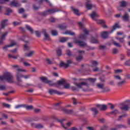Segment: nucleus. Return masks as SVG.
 Masks as SVG:
<instances>
[{"mask_svg":"<svg viewBox=\"0 0 130 130\" xmlns=\"http://www.w3.org/2000/svg\"><path fill=\"white\" fill-rule=\"evenodd\" d=\"M40 80L44 84H49V86H55L56 88H60V86H63V89H70L71 84L70 83H66V80L61 79V80L57 81L56 83H51L52 81L48 80L47 77H41L40 78Z\"/></svg>","mask_w":130,"mask_h":130,"instance_id":"1","label":"nucleus"},{"mask_svg":"<svg viewBox=\"0 0 130 130\" xmlns=\"http://www.w3.org/2000/svg\"><path fill=\"white\" fill-rule=\"evenodd\" d=\"M4 76L5 77V80L8 82V83H14V80H13V79H14V77L13 75H12V74L6 72L4 73Z\"/></svg>","mask_w":130,"mask_h":130,"instance_id":"3","label":"nucleus"},{"mask_svg":"<svg viewBox=\"0 0 130 130\" xmlns=\"http://www.w3.org/2000/svg\"><path fill=\"white\" fill-rule=\"evenodd\" d=\"M26 110H32L33 109V106L32 105H29V106H26L25 105V107Z\"/></svg>","mask_w":130,"mask_h":130,"instance_id":"45","label":"nucleus"},{"mask_svg":"<svg viewBox=\"0 0 130 130\" xmlns=\"http://www.w3.org/2000/svg\"><path fill=\"white\" fill-rule=\"evenodd\" d=\"M27 39H29V37H28V36H23L19 38V40H21V41H25Z\"/></svg>","mask_w":130,"mask_h":130,"instance_id":"39","label":"nucleus"},{"mask_svg":"<svg viewBox=\"0 0 130 130\" xmlns=\"http://www.w3.org/2000/svg\"><path fill=\"white\" fill-rule=\"evenodd\" d=\"M14 90L9 91L8 93H3V95H5V96H9L10 94L14 93Z\"/></svg>","mask_w":130,"mask_h":130,"instance_id":"52","label":"nucleus"},{"mask_svg":"<svg viewBox=\"0 0 130 130\" xmlns=\"http://www.w3.org/2000/svg\"><path fill=\"white\" fill-rule=\"evenodd\" d=\"M119 4L121 7L123 8H126L127 4H126V1H122L119 2Z\"/></svg>","mask_w":130,"mask_h":130,"instance_id":"27","label":"nucleus"},{"mask_svg":"<svg viewBox=\"0 0 130 130\" xmlns=\"http://www.w3.org/2000/svg\"><path fill=\"white\" fill-rule=\"evenodd\" d=\"M114 79H116V80H118L119 81H121V77L118 75L114 76Z\"/></svg>","mask_w":130,"mask_h":130,"instance_id":"57","label":"nucleus"},{"mask_svg":"<svg viewBox=\"0 0 130 130\" xmlns=\"http://www.w3.org/2000/svg\"><path fill=\"white\" fill-rule=\"evenodd\" d=\"M8 57L9 58H14V59H17L18 58L17 56H13L11 54H8Z\"/></svg>","mask_w":130,"mask_h":130,"instance_id":"46","label":"nucleus"},{"mask_svg":"<svg viewBox=\"0 0 130 130\" xmlns=\"http://www.w3.org/2000/svg\"><path fill=\"white\" fill-rule=\"evenodd\" d=\"M115 74H120V73H122V70L121 69H117L115 70Z\"/></svg>","mask_w":130,"mask_h":130,"instance_id":"56","label":"nucleus"},{"mask_svg":"<svg viewBox=\"0 0 130 130\" xmlns=\"http://www.w3.org/2000/svg\"><path fill=\"white\" fill-rule=\"evenodd\" d=\"M51 34L53 36H57L58 32L56 30H53L51 31Z\"/></svg>","mask_w":130,"mask_h":130,"instance_id":"43","label":"nucleus"},{"mask_svg":"<svg viewBox=\"0 0 130 130\" xmlns=\"http://www.w3.org/2000/svg\"><path fill=\"white\" fill-rule=\"evenodd\" d=\"M74 42V43H75V44H78V45H79V46H81V47H84V46H86L87 45V44H86L85 42L79 41L78 39H76Z\"/></svg>","mask_w":130,"mask_h":130,"instance_id":"9","label":"nucleus"},{"mask_svg":"<svg viewBox=\"0 0 130 130\" xmlns=\"http://www.w3.org/2000/svg\"><path fill=\"white\" fill-rule=\"evenodd\" d=\"M90 110L92 111V112H94V116H96V115L99 113V111H98V110L96 108H92L90 109Z\"/></svg>","mask_w":130,"mask_h":130,"instance_id":"28","label":"nucleus"},{"mask_svg":"<svg viewBox=\"0 0 130 130\" xmlns=\"http://www.w3.org/2000/svg\"><path fill=\"white\" fill-rule=\"evenodd\" d=\"M26 28L28 31H29L31 34H33V28L29 26V25H26L25 26Z\"/></svg>","mask_w":130,"mask_h":130,"instance_id":"35","label":"nucleus"},{"mask_svg":"<svg viewBox=\"0 0 130 130\" xmlns=\"http://www.w3.org/2000/svg\"><path fill=\"white\" fill-rule=\"evenodd\" d=\"M90 17L92 20H94V21H98L97 20V19L95 18L99 17V15L96 13L95 11H93L90 15Z\"/></svg>","mask_w":130,"mask_h":130,"instance_id":"17","label":"nucleus"},{"mask_svg":"<svg viewBox=\"0 0 130 130\" xmlns=\"http://www.w3.org/2000/svg\"><path fill=\"white\" fill-rule=\"evenodd\" d=\"M118 113H119V112L117 109H115V110L110 112V114H113L114 115H116V114H118Z\"/></svg>","mask_w":130,"mask_h":130,"instance_id":"40","label":"nucleus"},{"mask_svg":"<svg viewBox=\"0 0 130 130\" xmlns=\"http://www.w3.org/2000/svg\"><path fill=\"white\" fill-rule=\"evenodd\" d=\"M118 28H120V26H119V25H118V23H116L113 26V28L112 29V30L110 31L109 34H111V33H112L114 31V30H116V29H117Z\"/></svg>","mask_w":130,"mask_h":130,"instance_id":"25","label":"nucleus"},{"mask_svg":"<svg viewBox=\"0 0 130 130\" xmlns=\"http://www.w3.org/2000/svg\"><path fill=\"white\" fill-rule=\"evenodd\" d=\"M3 106L4 107H6V108H10L11 107V106L8 104L6 103H3Z\"/></svg>","mask_w":130,"mask_h":130,"instance_id":"55","label":"nucleus"},{"mask_svg":"<svg viewBox=\"0 0 130 130\" xmlns=\"http://www.w3.org/2000/svg\"><path fill=\"white\" fill-rule=\"evenodd\" d=\"M60 104H61V103H58L55 105V106H58V107L60 108V109H61V110L63 111V112H64V113H66L67 114H72V113L74 112V111L73 110H67L63 107H60Z\"/></svg>","mask_w":130,"mask_h":130,"instance_id":"4","label":"nucleus"},{"mask_svg":"<svg viewBox=\"0 0 130 130\" xmlns=\"http://www.w3.org/2000/svg\"><path fill=\"white\" fill-rule=\"evenodd\" d=\"M71 10L73 11L74 13L76 15V16H80V15H82L83 13H80L79 12V9H75V8L73 6L71 7Z\"/></svg>","mask_w":130,"mask_h":130,"instance_id":"16","label":"nucleus"},{"mask_svg":"<svg viewBox=\"0 0 130 130\" xmlns=\"http://www.w3.org/2000/svg\"><path fill=\"white\" fill-rule=\"evenodd\" d=\"M46 61H47L48 64H52V61L49 58H47Z\"/></svg>","mask_w":130,"mask_h":130,"instance_id":"59","label":"nucleus"},{"mask_svg":"<svg viewBox=\"0 0 130 130\" xmlns=\"http://www.w3.org/2000/svg\"><path fill=\"white\" fill-rule=\"evenodd\" d=\"M78 52L79 55L76 56V60H77V61H81V60L83 59V54H82V53H83V54H85V51L78 50Z\"/></svg>","mask_w":130,"mask_h":130,"instance_id":"7","label":"nucleus"},{"mask_svg":"<svg viewBox=\"0 0 130 130\" xmlns=\"http://www.w3.org/2000/svg\"><path fill=\"white\" fill-rule=\"evenodd\" d=\"M117 128H126V125L122 124L116 125Z\"/></svg>","mask_w":130,"mask_h":130,"instance_id":"34","label":"nucleus"},{"mask_svg":"<svg viewBox=\"0 0 130 130\" xmlns=\"http://www.w3.org/2000/svg\"><path fill=\"white\" fill-rule=\"evenodd\" d=\"M10 6L11 7H15L16 8H18V7H20L21 4L18 1L14 0L12 2H11Z\"/></svg>","mask_w":130,"mask_h":130,"instance_id":"13","label":"nucleus"},{"mask_svg":"<svg viewBox=\"0 0 130 130\" xmlns=\"http://www.w3.org/2000/svg\"><path fill=\"white\" fill-rule=\"evenodd\" d=\"M124 38H125V36H124L123 38H118L117 37H116V39L118 40L120 43H124Z\"/></svg>","mask_w":130,"mask_h":130,"instance_id":"32","label":"nucleus"},{"mask_svg":"<svg viewBox=\"0 0 130 130\" xmlns=\"http://www.w3.org/2000/svg\"><path fill=\"white\" fill-rule=\"evenodd\" d=\"M8 32H6L5 34H3L1 37V39H2V40H4L5 39L6 36L8 35Z\"/></svg>","mask_w":130,"mask_h":130,"instance_id":"54","label":"nucleus"},{"mask_svg":"<svg viewBox=\"0 0 130 130\" xmlns=\"http://www.w3.org/2000/svg\"><path fill=\"white\" fill-rule=\"evenodd\" d=\"M126 79L127 80H130V74L128 73H126L125 75Z\"/></svg>","mask_w":130,"mask_h":130,"instance_id":"64","label":"nucleus"},{"mask_svg":"<svg viewBox=\"0 0 130 130\" xmlns=\"http://www.w3.org/2000/svg\"><path fill=\"white\" fill-rule=\"evenodd\" d=\"M66 54L68 56H74V55L72 54V52L70 50H68L66 51Z\"/></svg>","mask_w":130,"mask_h":130,"instance_id":"42","label":"nucleus"},{"mask_svg":"<svg viewBox=\"0 0 130 130\" xmlns=\"http://www.w3.org/2000/svg\"><path fill=\"white\" fill-rule=\"evenodd\" d=\"M96 107L100 108V110L102 111H104L107 109V105H96Z\"/></svg>","mask_w":130,"mask_h":130,"instance_id":"15","label":"nucleus"},{"mask_svg":"<svg viewBox=\"0 0 130 130\" xmlns=\"http://www.w3.org/2000/svg\"><path fill=\"white\" fill-rule=\"evenodd\" d=\"M43 2H46L47 4L49 3V1L48 0H40L38 2V4H39V5H42V4H43Z\"/></svg>","mask_w":130,"mask_h":130,"instance_id":"50","label":"nucleus"},{"mask_svg":"<svg viewBox=\"0 0 130 130\" xmlns=\"http://www.w3.org/2000/svg\"><path fill=\"white\" fill-rule=\"evenodd\" d=\"M69 39H70V38L61 37L59 39V42H61V43H64V42H67Z\"/></svg>","mask_w":130,"mask_h":130,"instance_id":"26","label":"nucleus"},{"mask_svg":"<svg viewBox=\"0 0 130 130\" xmlns=\"http://www.w3.org/2000/svg\"><path fill=\"white\" fill-rule=\"evenodd\" d=\"M96 23L98 24H101V25H103V27L104 28H107V25H106L105 24V21H104L103 20H98L96 21Z\"/></svg>","mask_w":130,"mask_h":130,"instance_id":"19","label":"nucleus"},{"mask_svg":"<svg viewBox=\"0 0 130 130\" xmlns=\"http://www.w3.org/2000/svg\"><path fill=\"white\" fill-rule=\"evenodd\" d=\"M124 64L125 66H128L129 67L130 66V59L126 61L125 62H124Z\"/></svg>","mask_w":130,"mask_h":130,"instance_id":"60","label":"nucleus"},{"mask_svg":"<svg viewBox=\"0 0 130 130\" xmlns=\"http://www.w3.org/2000/svg\"><path fill=\"white\" fill-rule=\"evenodd\" d=\"M121 19L124 22H129V14L125 12L124 15L121 16Z\"/></svg>","mask_w":130,"mask_h":130,"instance_id":"10","label":"nucleus"},{"mask_svg":"<svg viewBox=\"0 0 130 130\" xmlns=\"http://www.w3.org/2000/svg\"><path fill=\"white\" fill-rule=\"evenodd\" d=\"M113 43L115 46H116V47H120L121 46V45H120V44L115 42V41H113Z\"/></svg>","mask_w":130,"mask_h":130,"instance_id":"44","label":"nucleus"},{"mask_svg":"<svg viewBox=\"0 0 130 130\" xmlns=\"http://www.w3.org/2000/svg\"><path fill=\"white\" fill-rule=\"evenodd\" d=\"M90 42L91 43L96 44L97 43H99V42L98 41V40L96 38H95L94 37H91Z\"/></svg>","mask_w":130,"mask_h":130,"instance_id":"31","label":"nucleus"},{"mask_svg":"<svg viewBox=\"0 0 130 130\" xmlns=\"http://www.w3.org/2000/svg\"><path fill=\"white\" fill-rule=\"evenodd\" d=\"M72 99L73 100V104L74 105H77V104H78V103L77 102V99H76L75 98H73Z\"/></svg>","mask_w":130,"mask_h":130,"instance_id":"63","label":"nucleus"},{"mask_svg":"<svg viewBox=\"0 0 130 130\" xmlns=\"http://www.w3.org/2000/svg\"><path fill=\"white\" fill-rule=\"evenodd\" d=\"M126 102H128V104H122V107L120 108L121 110H124L125 111H128L130 109V101L127 100Z\"/></svg>","mask_w":130,"mask_h":130,"instance_id":"5","label":"nucleus"},{"mask_svg":"<svg viewBox=\"0 0 130 130\" xmlns=\"http://www.w3.org/2000/svg\"><path fill=\"white\" fill-rule=\"evenodd\" d=\"M8 21L9 20L8 19H5L1 21L0 25V31L2 30V29H4L5 27H6L7 23H8Z\"/></svg>","mask_w":130,"mask_h":130,"instance_id":"12","label":"nucleus"},{"mask_svg":"<svg viewBox=\"0 0 130 130\" xmlns=\"http://www.w3.org/2000/svg\"><path fill=\"white\" fill-rule=\"evenodd\" d=\"M57 27L59 28V29H61V30H66V29L68 28V26L63 24H60Z\"/></svg>","mask_w":130,"mask_h":130,"instance_id":"33","label":"nucleus"},{"mask_svg":"<svg viewBox=\"0 0 130 130\" xmlns=\"http://www.w3.org/2000/svg\"><path fill=\"white\" fill-rule=\"evenodd\" d=\"M15 45H17V43L13 42L11 43L10 45H5L3 47V49H5V50H8V48H9V47H13V46H15Z\"/></svg>","mask_w":130,"mask_h":130,"instance_id":"18","label":"nucleus"},{"mask_svg":"<svg viewBox=\"0 0 130 130\" xmlns=\"http://www.w3.org/2000/svg\"><path fill=\"white\" fill-rule=\"evenodd\" d=\"M96 80L97 79L92 78H87V79L85 80V81H89V82H91V83H95Z\"/></svg>","mask_w":130,"mask_h":130,"instance_id":"37","label":"nucleus"},{"mask_svg":"<svg viewBox=\"0 0 130 130\" xmlns=\"http://www.w3.org/2000/svg\"><path fill=\"white\" fill-rule=\"evenodd\" d=\"M16 70L17 71V73L16 74V77L17 81L18 82L17 84L18 85V86H19L20 87H22V84L20 83H21V82H22V80H21V78H23L25 80H27V79H29L30 77H31V75L29 74L27 75H24L21 74V73H20V72H24V73H26V72H27L26 70L17 69H16Z\"/></svg>","mask_w":130,"mask_h":130,"instance_id":"2","label":"nucleus"},{"mask_svg":"<svg viewBox=\"0 0 130 130\" xmlns=\"http://www.w3.org/2000/svg\"><path fill=\"white\" fill-rule=\"evenodd\" d=\"M64 35H71V36H74L75 35V32H72V30H66L64 32H63Z\"/></svg>","mask_w":130,"mask_h":130,"instance_id":"24","label":"nucleus"},{"mask_svg":"<svg viewBox=\"0 0 130 130\" xmlns=\"http://www.w3.org/2000/svg\"><path fill=\"white\" fill-rule=\"evenodd\" d=\"M43 125L41 123H39L36 125V128H38V129H41V128H43Z\"/></svg>","mask_w":130,"mask_h":130,"instance_id":"41","label":"nucleus"},{"mask_svg":"<svg viewBox=\"0 0 130 130\" xmlns=\"http://www.w3.org/2000/svg\"><path fill=\"white\" fill-rule=\"evenodd\" d=\"M49 93L50 95H53V94H57V95H63L64 92H59L57 90L53 89H50L49 90Z\"/></svg>","mask_w":130,"mask_h":130,"instance_id":"6","label":"nucleus"},{"mask_svg":"<svg viewBox=\"0 0 130 130\" xmlns=\"http://www.w3.org/2000/svg\"><path fill=\"white\" fill-rule=\"evenodd\" d=\"M59 67L60 68H64V69H68L69 64H67V63H64L63 61H61L60 63Z\"/></svg>","mask_w":130,"mask_h":130,"instance_id":"23","label":"nucleus"},{"mask_svg":"<svg viewBox=\"0 0 130 130\" xmlns=\"http://www.w3.org/2000/svg\"><path fill=\"white\" fill-rule=\"evenodd\" d=\"M95 49L94 47H90L88 46L86 49L87 51H90V50H94Z\"/></svg>","mask_w":130,"mask_h":130,"instance_id":"51","label":"nucleus"},{"mask_svg":"<svg viewBox=\"0 0 130 130\" xmlns=\"http://www.w3.org/2000/svg\"><path fill=\"white\" fill-rule=\"evenodd\" d=\"M109 35V34L106 31H105L102 33V37L103 38V39H107V38H108Z\"/></svg>","mask_w":130,"mask_h":130,"instance_id":"21","label":"nucleus"},{"mask_svg":"<svg viewBox=\"0 0 130 130\" xmlns=\"http://www.w3.org/2000/svg\"><path fill=\"white\" fill-rule=\"evenodd\" d=\"M53 118L54 119H55V120H56L57 121V122H60L61 126L65 129H68V127L64 126V124H63V123L62 122L64 121V120H66L65 119H59L57 117H56L55 116L53 117Z\"/></svg>","mask_w":130,"mask_h":130,"instance_id":"11","label":"nucleus"},{"mask_svg":"<svg viewBox=\"0 0 130 130\" xmlns=\"http://www.w3.org/2000/svg\"><path fill=\"white\" fill-rule=\"evenodd\" d=\"M0 90L1 91H5V90H7V88L5 85H1L0 86Z\"/></svg>","mask_w":130,"mask_h":130,"instance_id":"53","label":"nucleus"},{"mask_svg":"<svg viewBox=\"0 0 130 130\" xmlns=\"http://www.w3.org/2000/svg\"><path fill=\"white\" fill-rule=\"evenodd\" d=\"M42 33H43L45 36L44 40H50V38L49 37V35L46 32V29H43L42 30Z\"/></svg>","mask_w":130,"mask_h":130,"instance_id":"14","label":"nucleus"},{"mask_svg":"<svg viewBox=\"0 0 130 130\" xmlns=\"http://www.w3.org/2000/svg\"><path fill=\"white\" fill-rule=\"evenodd\" d=\"M11 13H13V10L9 8H6V12L5 14L6 16H10Z\"/></svg>","mask_w":130,"mask_h":130,"instance_id":"29","label":"nucleus"},{"mask_svg":"<svg viewBox=\"0 0 130 130\" xmlns=\"http://www.w3.org/2000/svg\"><path fill=\"white\" fill-rule=\"evenodd\" d=\"M39 15H40V16H42V17H46L47 15H48V11H44V12L40 13H39Z\"/></svg>","mask_w":130,"mask_h":130,"instance_id":"38","label":"nucleus"},{"mask_svg":"<svg viewBox=\"0 0 130 130\" xmlns=\"http://www.w3.org/2000/svg\"><path fill=\"white\" fill-rule=\"evenodd\" d=\"M34 53H35V52L34 51H31L28 53L25 54V56H27L28 57H31V56H32V55H33Z\"/></svg>","mask_w":130,"mask_h":130,"instance_id":"36","label":"nucleus"},{"mask_svg":"<svg viewBox=\"0 0 130 130\" xmlns=\"http://www.w3.org/2000/svg\"><path fill=\"white\" fill-rule=\"evenodd\" d=\"M58 56H61L62 54L61 49H59L56 51Z\"/></svg>","mask_w":130,"mask_h":130,"instance_id":"47","label":"nucleus"},{"mask_svg":"<svg viewBox=\"0 0 130 130\" xmlns=\"http://www.w3.org/2000/svg\"><path fill=\"white\" fill-rule=\"evenodd\" d=\"M93 7H94V5L92 4L91 1L87 0V2L85 3V7L87 9V10H92Z\"/></svg>","mask_w":130,"mask_h":130,"instance_id":"8","label":"nucleus"},{"mask_svg":"<svg viewBox=\"0 0 130 130\" xmlns=\"http://www.w3.org/2000/svg\"><path fill=\"white\" fill-rule=\"evenodd\" d=\"M48 14H54V13H57V12H59V10L54 8L52 9H48Z\"/></svg>","mask_w":130,"mask_h":130,"instance_id":"20","label":"nucleus"},{"mask_svg":"<svg viewBox=\"0 0 130 130\" xmlns=\"http://www.w3.org/2000/svg\"><path fill=\"white\" fill-rule=\"evenodd\" d=\"M78 39H80V40H86L87 39V35L81 34L78 37Z\"/></svg>","mask_w":130,"mask_h":130,"instance_id":"30","label":"nucleus"},{"mask_svg":"<svg viewBox=\"0 0 130 130\" xmlns=\"http://www.w3.org/2000/svg\"><path fill=\"white\" fill-rule=\"evenodd\" d=\"M126 116H127V115L126 114H124V115L119 116V118L118 119V121L120 120V119L122 117H126Z\"/></svg>","mask_w":130,"mask_h":130,"instance_id":"58","label":"nucleus"},{"mask_svg":"<svg viewBox=\"0 0 130 130\" xmlns=\"http://www.w3.org/2000/svg\"><path fill=\"white\" fill-rule=\"evenodd\" d=\"M35 33H36V34L37 37L39 38V37H40L41 36V34L39 33V31L36 30V31H35Z\"/></svg>","mask_w":130,"mask_h":130,"instance_id":"61","label":"nucleus"},{"mask_svg":"<svg viewBox=\"0 0 130 130\" xmlns=\"http://www.w3.org/2000/svg\"><path fill=\"white\" fill-rule=\"evenodd\" d=\"M126 83L125 79H124L123 81L118 82L117 83V86L120 88L121 87H122L124 84H125Z\"/></svg>","mask_w":130,"mask_h":130,"instance_id":"22","label":"nucleus"},{"mask_svg":"<svg viewBox=\"0 0 130 130\" xmlns=\"http://www.w3.org/2000/svg\"><path fill=\"white\" fill-rule=\"evenodd\" d=\"M117 10L120 11H123V7L120 5L117 7Z\"/></svg>","mask_w":130,"mask_h":130,"instance_id":"62","label":"nucleus"},{"mask_svg":"<svg viewBox=\"0 0 130 130\" xmlns=\"http://www.w3.org/2000/svg\"><path fill=\"white\" fill-rule=\"evenodd\" d=\"M21 107H26V105H18L15 106V108L18 109V108H21Z\"/></svg>","mask_w":130,"mask_h":130,"instance_id":"48","label":"nucleus"},{"mask_svg":"<svg viewBox=\"0 0 130 130\" xmlns=\"http://www.w3.org/2000/svg\"><path fill=\"white\" fill-rule=\"evenodd\" d=\"M97 87L99 88V89H103V88H104V84H98L97 85Z\"/></svg>","mask_w":130,"mask_h":130,"instance_id":"49","label":"nucleus"}]
</instances>
